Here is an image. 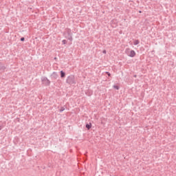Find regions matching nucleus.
<instances>
[{"instance_id": "obj_1", "label": "nucleus", "mask_w": 176, "mask_h": 176, "mask_svg": "<svg viewBox=\"0 0 176 176\" xmlns=\"http://www.w3.org/2000/svg\"><path fill=\"white\" fill-rule=\"evenodd\" d=\"M66 82L69 84V85H74L75 84V76H69L66 80Z\"/></svg>"}, {"instance_id": "obj_2", "label": "nucleus", "mask_w": 176, "mask_h": 176, "mask_svg": "<svg viewBox=\"0 0 176 176\" xmlns=\"http://www.w3.org/2000/svg\"><path fill=\"white\" fill-rule=\"evenodd\" d=\"M42 82L44 85H45V86H49L50 85V80H49V79H47L46 77H44L42 79Z\"/></svg>"}, {"instance_id": "obj_3", "label": "nucleus", "mask_w": 176, "mask_h": 176, "mask_svg": "<svg viewBox=\"0 0 176 176\" xmlns=\"http://www.w3.org/2000/svg\"><path fill=\"white\" fill-rule=\"evenodd\" d=\"M67 34H68V36H66V38H68L69 41H72V36L71 35V30L69 29L67 30Z\"/></svg>"}, {"instance_id": "obj_4", "label": "nucleus", "mask_w": 176, "mask_h": 176, "mask_svg": "<svg viewBox=\"0 0 176 176\" xmlns=\"http://www.w3.org/2000/svg\"><path fill=\"white\" fill-rule=\"evenodd\" d=\"M129 57H135V51L131 50L129 54L128 55Z\"/></svg>"}, {"instance_id": "obj_5", "label": "nucleus", "mask_w": 176, "mask_h": 176, "mask_svg": "<svg viewBox=\"0 0 176 176\" xmlns=\"http://www.w3.org/2000/svg\"><path fill=\"white\" fill-rule=\"evenodd\" d=\"M60 78H65V72L60 71Z\"/></svg>"}, {"instance_id": "obj_6", "label": "nucleus", "mask_w": 176, "mask_h": 176, "mask_svg": "<svg viewBox=\"0 0 176 176\" xmlns=\"http://www.w3.org/2000/svg\"><path fill=\"white\" fill-rule=\"evenodd\" d=\"M130 48H127L125 50V53L126 54H127L129 56V54H130Z\"/></svg>"}, {"instance_id": "obj_7", "label": "nucleus", "mask_w": 176, "mask_h": 176, "mask_svg": "<svg viewBox=\"0 0 176 176\" xmlns=\"http://www.w3.org/2000/svg\"><path fill=\"white\" fill-rule=\"evenodd\" d=\"M52 76H53V78H54L55 79H56V78L58 76V75H57V73L53 72Z\"/></svg>"}, {"instance_id": "obj_8", "label": "nucleus", "mask_w": 176, "mask_h": 176, "mask_svg": "<svg viewBox=\"0 0 176 176\" xmlns=\"http://www.w3.org/2000/svg\"><path fill=\"white\" fill-rule=\"evenodd\" d=\"M86 128L88 129V130H90V129H91V124H86Z\"/></svg>"}, {"instance_id": "obj_9", "label": "nucleus", "mask_w": 176, "mask_h": 176, "mask_svg": "<svg viewBox=\"0 0 176 176\" xmlns=\"http://www.w3.org/2000/svg\"><path fill=\"white\" fill-rule=\"evenodd\" d=\"M139 43H140V41H138V40H135V41L133 42V45H139Z\"/></svg>"}, {"instance_id": "obj_10", "label": "nucleus", "mask_w": 176, "mask_h": 176, "mask_svg": "<svg viewBox=\"0 0 176 176\" xmlns=\"http://www.w3.org/2000/svg\"><path fill=\"white\" fill-rule=\"evenodd\" d=\"M113 89H116V90H119V86L118 85H113Z\"/></svg>"}, {"instance_id": "obj_11", "label": "nucleus", "mask_w": 176, "mask_h": 176, "mask_svg": "<svg viewBox=\"0 0 176 176\" xmlns=\"http://www.w3.org/2000/svg\"><path fill=\"white\" fill-rule=\"evenodd\" d=\"M59 111H60V112H63V111H65V108L62 107H60V109Z\"/></svg>"}, {"instance_id": "obj_12", "label": "nucleus", "mask_w": 176, "mask_h": 176, "mask_svg": "<svg viewBox=\"0 0 176 176\" xmlns=\"http://www.w3.org/2000/svg\"><path fill=\"white\" fill-rule=\"evenodd\" d=\"M63 45H66L67 44V40H63Z\"/></svg>"}, {"instance_id": "obj_13", "label": "nucleus", "mask_w": 176, "mask_h": 176, "mask_svg": "<svg viewBox=\"0 0 176 176\" xmlns=\"http://www.w3.org/2000/svg\"><path fill=\"white\" fill-rule=\"evenodd\" d=\"M21 42H24V41H25V38L24 37L21 38Z\"/></svg>"}, {"instance_id": "obj_14", "label": "nucleus", "mask_w": 176, "mask_h": 176, "mask_svg": "<svg viewBox=\"0 0 176 176\" xmlns=\"http://www.w3.org/2000/svg\"><path fill=\"white\" fill-rule=\"evenodd\" d=\"M102 53H103L104 54H107V50H103V51H102Z\"/></svg>"}, {"instance_id": "obj_15", "label": "nucleus", "mask_w": 176, "mask_h": 176, "mask_svg": "<svg viewBox=\"0 0 176 176\" xmlns=\"http://www.w3.org/2000/svg\"><path fill=\"white\" fill-rule=\"evenodd\" d=\"M106 74L108 75V76H111V74H109V72H107Z\"/></svg>"}, {"instance_id": "obj_16", "label": "nucleus", "mask_w": 176, "mask_h": 176, "mask_svg": "<svg viewBox=\"0 0 176 176\" xmlns=\"http://www.w3.org/2000/svg\"><path fill=\"white\" fill-rule=\"evenodd\" d=\"M0 130H2V126L0 124Z\"/></svg>"}, {"instance_id": "obj_17", "label": "nucleus", "mask_w": 176, "mask_h": 176, "mask_svg": "<svg viewBox=\"0 0 176 176\" xmlns=\"http://www.w3.org/2000/svg\"><path fill=\"white\" fill-rule=\"evenodd\" d=\"M6 68V67H2V69H3V70H5Z\"/></svg>"}, {"instance_id": "obj_18", "label": "nucleus", "mask_w": 176, "mask_h": 176, "mask_svg": "<svg viewBox=\"0 0 176 176\" xmlns=\"http://www.w3.org/2000/svg\"><path fill=\"white\" fill-rule=\"evenodd\" d=\"M54 60H57V58L55 57V58H54Z\"/></svg>"}, {"instance_id": "obj_19", "label": "nucleus", "mask_w": 176, "mask_h": 176, "mask_svg": "<svg viewBox=\"0 0 176 176\" xmlns=\"http://www.w3.org/2000/svg\"><path fill=\"white\" fill-rule=\"evenodd\" d=\"M134 77H135V78H136V77H137V76H136V75H135V76H134Z\"/></svg>"}, {"instance_id": "obj_20", "label": "nucleus", "mask_w": 176, "mask_h": 176, "mask_svg": "<svg viewBox=\"0 0 176 176\" xmlns=\"http://www.w3.org/2000/svg\"><path fill=\"white\" fill-rule=\"evenodd\" d=\"M139 13H142V12H141V11H139Z\"/></svg>"}]
</instances>
